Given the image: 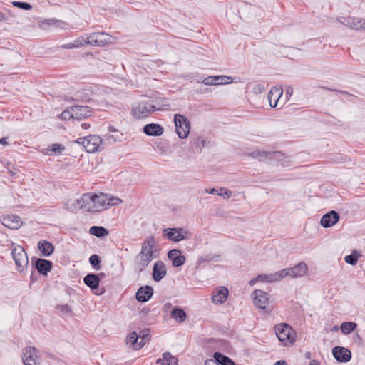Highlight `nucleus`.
Returning a JSON list of instances; mask_svg holds the SVG:
<instances>
[{
    "instance_id": "f257e3e1",
    "label": "nucleus",
    "mask_w": 365,
    "mask_h": 365,
    "mask_svg": "<svg viewBox=\"0 0 365 365\" xmlns=\"http://www.w3.org/2000/svg\"><path fill=\"white\" fill-rule=\"evenodd\" d=\"M155 240L153 236L148 237L141 245L140 252L135 257L136 268L143 271L156 256Z\"/></svg>"
},
{
    "instance_id": "f03ea898",
    "label": "nucleus",
    "mask_w": 365,
    "mask_h": 365,
    "mask_svg": "<svg viewBox=\"0 0 365 365\" xmlns=\"http://www.w3.org/2000/svg\"><path fill=\"white\" fill-rule=\"evenodd\" d=\"M164 106L165 105H160L156 100L143 101L133 106L132 114L136 119H145L155 111L165 110Z\"/></svg>"
},
{
    "instance_id": "7ed1b4c3",
    "label": "nucleus",
    "mask_w": 365,
    "mask_h": 365,
    "mask_svg": "<svg viewBox=\"0 0 365 365\" xmlns=\"http://www.w3.org/2000/svg\"><path fill=\"white\" fill-rule=\"evenodd\" d=\"M93 212H99L110 206L118 205L123 201L117 197H113L108 194L91 193Z\"/></svg>"
},
{
    "instance_id": "20e7f679",
    "label": "nucleus",
    "mask_w": 365,
    "mask_h": 365,
    "mask_svg": "<svg viewBox=\"0 0 365 365\" xmlns=\"http://www.w3.org/2000/svg\"><path fill=\"white\" fill-rule=\"evenodd\" d=\"M274 331L278 339L287 346L292 344L295 341L294 330L287 323H280L274 326Z\"/></svg>"
},
{
    "instance_id": "39448f33",
    "label": "nucleus",
    "mask_w": 365,
    "mask_h": 365,
    "mask_svg": "<svg viewBox=\"0 0 365 365\" xmlns=\"http://www.w3.org/2000/svg\"><path fill=\"white\" fill-rule=\"evenodd\" d=\"M175 131L180 139H185L190 131V122L183 115L175 114L174 115Z\"/></svg>"
},
{
    "instance_id": "423d86ee",
    "label": "nucleus",
    "mask_w": 365,
    "mask_h": 365,
    "mask_svg": "<svg viewBox=\"0 0 365 365\" xmlns=\"http://www.w3.org/2000/svg\"><path fill=\"white\" fill-rule=\"evenodd\" d=\"M13 259L20 272H23L29 265V259L24 249L17 246L12 250Z\"/></svg>"
},
{
    "instance_id": "0eeeda50",
    "label": "nucleus",
    "mask_w": 365,
    "mask_h": 365,
    "mask_svg": "<svg viewBox=\"0 0 365 365\" xmlns=\"http://www.w3.org/2000/svg\"><path fill=\"white\" fill-rule=\"evenodd\" d=\"M308 270L307 265L304 262H300L292 268L284 269L279 271L281 280L285 277L292 278H298L305 275Z\"/></svg>"
},
{
    "instance_id": "6e6552de",
    "label": "nucleus",
    "mask_w": 365,
    "mask_h": 365,
    "mask_svg": "<svg viewBox=\"0 0 365 365\" xmlns=\"http://www.w3.org/2000/svg\"><path fill=\"white\" fill-rule=\"evenodd\" d=\"M39 360V351L36 347L27 346L23 349L22 361L24 365H37Z\"/></svg>"
},
{
    "instance_id": "1a4fd4ad",
    "label": "nucleus",
    "mask_w": 365,
    "mask_h": 365,
    "mask_svg": "<svg viewBox=\"0 0 365 365\" xmlns=\"http://www.w3.org/2000/svg\"><path fill=\"white\" fill-rule=\"evenodd\" d=\"M84 148L88 153H95L105 148L103 138L98 135H89L86 137Z\"/></svg>"
},
{
    "instance_id": "9d476101",
    "label": "nucleus",
    "mask_w": 365,
    "mask_h": 365,
    "mask_svg": "<svg viewBox=\"0 0 365 365\" xmlns=\"http://www.w3.org/2000/svg\"><path fill=\"white\" fill-rule=\"evenodd\" d=\"M147 334L138 335L135 331L130 333L126 338V344L134 350L140 349L146 343Z\"/></svg>"
},
{
    "instance_id": "9b49d317",
    "label": "nucleus",
    "mask_w": 365,
    "mask_h": 365,
    "mask_svg": "<svg viewBox=\"0 0 365 365\" xmlns=\"http://www.w3.org/2000/svg\"><path fill=\"white\" fill-rule=\"evenodd\" d=\"M163 232L165 237L175 242L187 238V232L182 228H165Z\"/></svg>"
},
{
    "instance_id": "f8f14e48",
    "label": "nucleus",
    "mask_w": 365,
    "mask_h": 365,
    "mask_svg": "<svg viewBox=\"0 0 365 365\" xmlns=\"http://www.w3.org/2000/svg\"><path fill=\"white\" fill-rule=\"evenodd\" d=\"M253 303L255 307L259 309L266 311L269 304V294L267 292L256 289L252 292Z\"/></svg>"
},
{
    "instance_id": "ddd939ff",
    "label": "nucleus",
    "mask_w": 365,
    "mask_h": 365,
    "mask_svg": "<svg viewBox=\"0 0 365 365\" xmlns=\"http://www.w3.org/2000/svg\"><path fill=\"white\" fill-rule=\"evenodd\" d=\"M108 35L106 33H93L86 36V44L93 46H101L106 44L109 39Z\"/></svg>"
},
{
    "instance_id": "4468645a",
    "label": "nucleus",
    "mask_w": 365,
    "mask_h": 365,
    "mask_svg": "<svg viewBox=\"0 0 365 365\" xmlns=\"http://www.w3.org/2000/svg\"><path fill=\"white\" fill-rule=\"evenodd\" d=\"M339 218L337 212L331 210L322 216L320 224L324 228L331 227L339 222Z\"/></svg>"
},
{
    "instance_id": "2eb2a0df",
    "label": "nucleus",
    "mask_w": 365,
    "mask_h": 365,
    "mask_svg": "<svg viewBox=\"0 0 365 365\" xmlns=\"http://www.w3.org/2000/svg\"><path fill=\"white\" fill-rule=\"evenodd\" d=\"M332 354L335 359L339 362H348L351 360V351L342 346H335L332 350Z\"/></svg>"
},
{
    "instance_id": "dca6fc26",
    "label": "nucleus",
    "mask_w": 365,
    "mask_h": 365,
    "mask_svg": "<svg viewBox=\"0 0 365 365\" xmlns=\"http://www.w3.org/2000/svg\"><path fill=\"white\" fill-rule=\"evenodd\" d=\"M168 259L172 262L174 267H178L183 265L185 262V257L181 253V251L178 249H173L168 253Z\"/></svg>"
},
{
    "instance_id": "f3484780",
    "label": "nucleus",
    "mask_w": 365,
    "mask_h": 365,
    "mask_svg": "<svg viewBox=\"0 0 365 365\" xmlns=\"http://www.w3.org/2000/svg\"><path fill=\"white\" fill-rule=\"evenodd\" d=\"M167 274L166 266L162 261L156 262L153 267V279L155 282H160Z\"/></svg>"
},
{
    "instance_id": "a211bd4d",
    "label": "nucleus",
    "mask_w": 365,
    "mask_h": 365,
    "mask_svg": "<svg viewBox=\"0 0 365 365\" xmlns=\"http://www.w3.org/2000/svg\"><path fill=\"white\" fill-rule=\"evenodd\" d=\"M74 117L81 120L91 116L93 108L88 106H73Z\"/></svg>"
},
{
    "instance_id": "6ab92c4d",
    "label": "nucleus",
    "mask_w": 365,
    "mask_h": 365,
    "mask_svg": "<svg viewBox=\"0 0 365 365\" xmlns=\"http://www.w3.org/2000/svg\"><path fill=\"white\" fill-rule=\"evenodd\" d=\"M143 133L148 136H160L164 133V128L162 125L157 123L146 124L143 128Z\"/></svg>"
},
{
    "instance_id": "aec40b11",
    "label": "nucleus",
    "mask_w": 365,
    "mask_h": 365,
    "mask_svg": "<svg viewBox=\"0 0 365 365\" xmlns=\"http://www.w3.org/2000/svg\"><path fill=\"white\" fill-rule=\"evenodd\" d=\"M153 294V289L150 286L141 287L136 292V299L140 302H148Z\"/></svg>"
},
{
    "instance_id": "412c9836",
    "label": "nucleus",
    "mask_w": 365,
    "mask_h": 365,
    "mask_svg": "<svg viewBox=\"0 0 365 365\" xmlns=\"http://www.w3.org/2000/svg\"><path fill=\"white\" fill-rule=\"evenodd\" d=\"M253 158L262 160L265 158H274L281 160L283 154L281 152H267L264 150H255L251 155Z\"/></svg>"
},
{
    "instance_id": "4be33fe9",
    "label": "nucleus",
    "mask_w": 365,
    "mask_h": 365,
    "mask_svg": "<svg viewBox=\"0 0 365 365\" xmlns=\"http://www.w3.org/2000/svg\"><path fill=\"white\" fill-rule=\"evenodd\" d=\"M2 224L9 229L17 230L21 226L22 221L19 216L11 215L4 217Z\"/></svg>"
},
{
    "instance_id": "5701e85b",
    "label": "nucleus",
    "mask_w": 365,
    "mask_h": 365,
    "mask_svg": "<svg viewBox=\"0 0 365 365\" xmlns=\"http://www.w3.org/2000/svg\"><path fill=\"white\" fill-rule=\"evenodd\" d=\"M93 93L90 88H83L77 91L73 98L74 101L82 102H92L93 104V99L92 98Z\"/></svg>"
},
{
    "instance_id": "b1692460",
    "label": "nucleus",
    "mask_w": 365,
    "mask_h": 365,
    "mask_svg": "<svg viewBox=\"0 0 365 365\" xmlns=\"http://www.w3.org/2000/svg\"><path fill=\"white\" fill-rule=\"evenodd\" d=\"M283 93V90L281 87H273L268 93V100L269 105L272 108H275L277 102Z\"/></svg>"
},
{
    "instance_id": "393cba45",
    "label": "nucleus",
    "mask_w": 365,
    "mask_h": 365,
    "mask_svg": "<svg viewBox=\"0 0 365 365\" xmlns=\"http://www.w3.org/2000/svg\"><path fill=\"white\" fill-rule=\"evenodd\" d=\"M35 268L40 274L46 275L52 268V262L51 261L39 258L35 262Z\"/></svg>"
},
{
    "instance_id": "a878e982",
    "label": "nucleus",
    "mask_w": 365,
    "mask_h": 365,
    "mask_svg": "<svg viewBox=\"0 0 365 365\" xmlns=\"http://www.w3.org/2000/svg\"><path fill=\"white\" fill-rule=\"evenodd\" d=\"M38 248L41 255L44 257L50 256L54 251L53 245L46 240H42L38 242Z\"/></svg>"
},
{
    "instance_id": "bb28decb",
    "label": "nucleus",
    "mask_w": 365,
    "mask_h": 365,
    "mask_svg": "<svg viewBox=\"0 0 365 365\" xmlns=\"http://www.w3.org/2000/svg\"><path fill=\"white\" fill-rule=\"evenodd\" d=\"M78 200L80 210L93 212L91 192L83 194Z\"/></svg>"
},
{
    "instance_id": "cd10ccee",
    "label": "nucleus",
    "mask_w": 365,
    "mask_h": 365,
    "mask_svg": "<svg viewBox=\"0 0 365 365\" xmlns=\"http://www.w3.org/2000/svg\"><path fill=\"white\" fill-rule=\"evenodd\" d=\"M227 295L228 289L225 287H221L214 292L212 297V302L216 304H221L226 300Z\"/></svg>"
},
{
    "instance_id": "c85d7f7f",
    "label": "nucleus",
    "mask_w": 365,
    "mask_h": 365,
    "mask_svg": "<svg viewBox=\"0 0 365 365\" xmlns=\"http://www.w3.org/2000/svg\"><path fill=\"white\" fill-rule=\"evenodd\" d=\"M349 27L354 30H365V19L356 17H349V21L346 22Z\"/></svg>"
},
{
    "instance_id": "c756f323",
    "label": "nucleus",
    "mask_w": 365,
    "mask_h": 365,
    "mask_svg": "<svg viewBox=\"0 0 365 365\" xmlns=\"http://www.w3.org/2000/svg\"><path fill=\"white\" fill-rule=\"evenodd\" d=\"M84 283L93 290L98 287L100 279L96 274H88L83 278Z\"/></svg>"
},
{
    "instance_id": "7c9ffc66",
    "label": "nucleus",
    "mask_w": 365,
    "mask_h": 365,
    "mask_svg": "<svg viewBox=\"0 0 365 365\" xmlns=\"http://www.w3.org/2000/svg\"><path fill=\"white\" fill-rule=\"evenodd\" d=\"M123 139L124 135L120 131H115L114 133H107L103 137L105 144L122 142Z\"/></svg>"
},
{
    "instance_id": "2f4dec72",
    "label": "nucleus",
    "mask_w": 365,
    "mask_h": 365,
    "mask_svg": "<svg viewBox=\"0 0 365 365\" xmlns=\"http://www.w3.org/2000/svg\"><path fill=\"white\" fill-rule=\"evenodd\" d=\"M170 316L178 323H182L186 320L187 314L186 312L181 308L175 307L173 308Z\"/></svg>"
},
{
    "instance_id": "473e14b6",
    "label": "nucleus",
    "mask_w": 365,
    "mask_h": 365,
    "mask_svg": "<svg viewBox=\"0 0 365 365\" xmlns=\"http://www.w3.org/2000/svg\"><path fill=\"white\" fill-rule=\"evenodd\" d=\"M257 279H258L259 282H275L280 281L281 277L279 271H278L269 274H259L257 277Z\"/></svg>"
},
{
    "instance_id": "72a5a7b5",
    "label": "nucleus",
    "mask_w": 365,
    "mask_h": 365,
    "mask_svg": "<svg viewBox=\"0 0 365 365\" xmlns=\"http://www.w3.org/2000/svg\"><path fill=\"white\" fill-rule=\"evenodd\" d=\"M89 232L97 237H103L109 234L108 230L101 226L91 227Z\"/></svg>"
},
{
    "instance_id": "f704fd0d",
    "label": "nucleus",
    "mask_w": 365,
    "mask_h": 365,
    "mask_svg": "<svg viewBox=\"0 0 365 365\" xmlns=\"http://www.w3.org/2000/svg\"><path fill=\"white\" fill-rule=\"evenodd\" d=\"M214 358L219 364L235 365V362L231 359L222 354L221 353L215 352L214 354Z\"/></svg>"
},
{
    "instance_id": "c9c22d12",
    "label": "nucleus",
    "mask_w": 365,
    "mask_h": 365,
    "mask_svg": "<svg viewBox=\"0 0 365 365\" xmlns=\"http://www.w3.org/2000/svg\"><path fill=\"white\" fill-rule=\"evenodd\" d=\"M357 327L356 323L352 322H343L340 326L341 331L344 334L352 332Z\"/></svg>"
},
{
    "instance_id": "e433bc0d",
    "label": "nucleus",
    "mask_w": 365,
    "mask_h": 365,
    "mask_svg": "<svg viewBox=\"0 0 365 365\" xmlns=\"http://www.w3.org/2000/svg\"><path fill=\"white\" fill-rule=\"evenodd\" d=\"M79 205H78V199L68 200L65 205L66 208L73 213L77 212L78 210H80Z\"/></svg>"
},
{
    "instance_id": "4c0bfd02",
    "label": "nucleus",
    "mask_w": 365,
    "mask_h": 365,
    "mask_svg": "<svg viewBox=\"0 0 365 365\" xmlns=\"http://www.w3.org/2000/svg\"><path fill=\"white\" fill-rule=\"evenodd\" d=\"M360 257L359 252L354 250L351 255H346L344 258L345 262L351 265H355L357 263L358 258Z\"/></svg>"
},
{
    "instance_id": "58836bf2",
    "label": "nucleus",
    "mask_w": 365,
    "mask_h": 365,
    "mask_svg": "<svg viewBox=\"0 0 365 365\" xmlns=\"http://www.w3.org/2000/svg\"><path fill=\"white\" fill-rule=\"evenodd\" d=\"M216 85L230 84L232 82V78L227 76H214Z\"/></svg>"
},
{
    "instance_id": "ea45409f",
    "label": "nucleus",
    "mask_w": 365,
    "mask_h": 365,
    "mask_svg": "<svg viewBox=\"0 0 365 365\" xmlns=\"http://www.w3.org/2000/svg\"><path fill=\"white\" fill-rule=\"evenodd\" d=\"M61 118L63 120L76 119L74 117L73 106L68 107L63 110L61 114Z\"/></svg>"
},
{
    "instance_id": "a19ab883",
    "label": "nucleus",
    "mask_w": 365,
    "mask_h": 365,
    "mask_svg": "<svg viewBox=\"0 0 365 365\" xmlns=\"http://www.w3.org/2000/svg\"><path fill=\"white\" fill-rule=\"evenodd\" d=\"M220 190L223 191V192H218V191L216 189H215V188H212V189H210V190L206 189L205 192H207V193H210V194H217V195H218L220 196L227 195V197H229L231 195V194H232L231 191L228 190L226 188L222 187L220 189Z\"/></svg>"
},
{
    "instance_id": "79ce46f5",
    "label": "nucleus",
    "mask_w": 365,
    "mask_h": 365,
    "mask_svg": "<svg viewBox=\"0 0 365 365\" xmlns=\"http://www.w3.org/2000/svg\"><path fill=\"white\" fill-rule=\"evenodd\" d=\"M163 360L168 361V365H178V359L169 352H165L163 355Z\"/></svg>"
},
{
    "instance_id": "37998d69",
    "label": "nucleus",
    "mask_w": 365,
    "mask_h": 365,
    "mask_svg": "<svg viewBox=\"0 0 365 365\" xmlns=\"http://www.w3.org/2000/svg\"><path fill=\"white\" fill-rule=\"evenodd\" d=\"M89 262L96 269L98 270L100 269L99 264H100L101 260L98 255H91L89 258Z\"/></svg>"
},
{
    "instance_id": "c03bdc74",
    "label": "nucleus",
    "mask_w": 365,
    "mask_h": 365,
    "mask_svg": "<svg viewBox=\"0 0 365 365\" xmlns=\"http://www.w3.org/2000/svg\"><path fill=\"white\" fill-rule=\"evenodd\" d=\"M63 150V145L58 143H54L51 145L50 148H48V150L51 152L52 153L61 154Z\"/></svg>"
},
{
    "instance_id": "a18cd8bd",
    "label": "nucleus",
    "mask_w": 365,
    "mask_h": 365,
    "mask_svg": "<svg viewBox=\"0 0 365 365\" xmlns=\"http://www.w3.org/2000/svg\"><path fill=\"white\" fill-rule=\"evenodd\" d=\"M12 4L15 7L22 9L26 10V11L30 10L32 8L31 5L26 2H21V1H12Z\"/></svg>"
},
{
    "instance_id": "49530a36",
    "label": "nucleus",
    "mask_w": 365,
    "mask_h": 365,
    "mask_svg": "<svg viewBox=\"0 0 365 365\" xmlns=\"http://www.w3.org/2000/svg\"><path fill=\"white\" fill-rule=\"evenodd\" d=\"M197 83H201L207 86H215L216 81L214 78V76H208L207 78H205L202 81H197Z\"/></svg>"
},
{
    "instance_id": "de8ad7c7",
    "label": "nucleus",
    "mask_w": 365,
    "mask_h": 365,
    "mask_svg": "<svg viewBox=\"0 0 365 365\" xmlns=\"http://www.w3.org/2000/svg\"><path fill=\"white\" fill-rule=\"evenodd\" d=\"M73 45H75V48H80L86 46V38L83 37H79L73 41Z\"/></svg>"
},
{
    "instance_id": "09e8293b",
    "label": "nucleus",
    "mask_w": 365,
    "mask_h": 365,
    "mask_svg": "<svg viewBox=\"0 0 365 365\" xmlns=\"http://www.w3.org/2000/svg\"><path fill=\"white\" fill-rule=\"evenodd\" d=\"M252 91L256 94H259L265 91V86L262 83H257L252 88Z\"/></svg>"
},
{
    "instance_id": "8fccbe9b",
    "label": "nucleus",
    "mask_w": 365,
    "mask_h": 365,
    "mask_svg": "<svg viewBox=\"0 0 365 365\" xmlns=\"http://www.w3.org/2000/svg\"><path fill=\"white\" fill-rule=\"evenodd\" d=\"M212 260V257L210 255L201 256L197 259V264H200L205 262H211Z\"/></svg>"
},
{
    "instance_id": "3c124183",
    "label": "nucleus",
    "mask_w": 365,
    "mask_h": 365,
    "mask_svg": "<svg viewBox=\"0 0 365 365\" xmlns=\"http://www.w3.org/2000/svg\"><path fill=\"white\" fill-rule=\"evenodd\" d=\"M74 46H75V45H73V42H71V43H68L61 45V48H63V49H72V48H75Z\"/></svg>"
},
{
    "instance_id": "603ef678",
    "label": "nucleus",
    "mask_w": 365,
    "mask_h": 365,
    "mask_svg": "<svg viewBox=\"0 0 365 365\" xmlns=\"http://www.w3.org/2000/svg\"><path fill=\"white\" fill-rule=\"evenodd\" d=\"M86 141V137H83V138H78L75 142L78 144L82 145L84 147V144H86V143H85Z\"/></svg>"
},
{
    "instance_id": "864d4df0",
    "label": "nucleus",
    "mask_w": 365,
    "mask_h": 365,
    "mask_svg": "<svg viewBox=\"0 0 365 365\" xmlns=\"http://www.w3.org/2000/svg\"><path fill=\"white\" fill-rule=\"evenodd\" d=\"M205 141L204 139L199 138L196 141V145L198 147H203L205 145Z\"/></svg>"
},
{
    "instance_id": "5fc2aeb1",
    "label": "nucleus",
    "mask_w": 365,
    "mask_h": 365,
    "mask_svg": "<svg viewBox=\"0 0 365 365\" xmlns=\"http://www.w3.org/2000/svg\"><path fill=\"white\" fill-rule=\"evenodd\" d=\"M173 307L172 304L170 303V302H167L165 303L163 307V309L165 311V312H168L171 307Z\"/></svg>"
},
{
    "instance_id": "6e6d98bb",
    "label": "nucleus",
    "mask_w": 365,
    "mask_h": 365,
    "mask_svg": "<svg viewBox=\"0 0 365 365\" xmlns=\"http://www.w3.org/2000/svg\"><path fill=\"white\" fill-rule=\"evenodd\" d=\"M339 21L343 25L348 26L349 24H347L346 22L349 21V17L348 18H341V19H339Z\"/></svg>"
},
{
    "instance_id": "4d7b16f0",
    "label": "nucleus",
    "mask_w": 365,
    "mask_h": 365,
    "mask_svg": "<svg viewBox=\"0 0 365 365\" xmlns=\"http://www.w3.org/2000/svg\"><path fill=\"white\" fill-rule=\"evenodd\" d=\"M8 20V17L4 13L0 12V21H6Z\"/></svg>"
},
{
    "instance_id": "13d9d810",
    "label": "nucleus",
    "mask_w": 365,
    "mask_h": 365,
    "mask_svg": "<svg viewBox=\"0 0 365 365\" xmlns=\"http://www.w3.org/2000/svg\"><path fill=\"white\" fill-rule=\"evenodd\" d=\"M293 88L292 87H289L286 89V95L291 96L293 94Z\"/></svg>"
},
{
    "instance_id": "bf43d9fd",
    "label": "nucleus",
    "mask_w": 365,
    "mask_h": 365,
    "mask_svg": "<svg viewBox=\"0 0 365 365\" xmlns=\"http://www.w3.org/2000/svg\"><path fill=\"white\" fill-rule=\"evenodd\" d=\"M46 23L48 24V25H53L55 24L56 23H57V21L54 19H47L46 21Z\"/></svg>"
},
{
    "instance_id": "052dcab7",
    "label": "nucleus",
    "mask_w": 365,
    "mask_h": 365,
    "mask_svg": "<svg viewBox=\"0 0 365 365\" xmlns=\"http://www.w3.org/2000/svg\"><path fill=\"white\" fill-rule=\"evenodd\" d=\"M108 131L111 133H115V131H119L116 128H115L113 125H109L108 127Z\"/></svg>"
},
{
    "instance_id": "680f3d73",
    "label": "nucleus",
    "mask_w": 365,
    "mask_h": 365,
    "mask_svg": "<svg viewBox=\"0 0 365 365\" xmlns=\"http://www.w3.org/2000/svg\"><path fill=\"white\" fill-rule=\"evenodd\" d=\"M0 143L4 145H8L7 138H0Z\"/></svg>"
},
{
    "instance_id": "e2e57ef3",
    "label": "nucleus",
    "mask_w": 365,
    "mask_h": 365,
    "mask_svg": "<svg viewBox=\"0 0 365 365\" xmlns=\"http://www.w3.org/2000/svg\"><path fill=\"white\" fill-rule=\"evenodd\" d=\"M274 365H287V362L284 360L277 361Z\"/></svg>"
},
{
    "instance_id": "0e129e2a",
    "label": "nucleus",
    "mask_w": 365,
    "mask_h": 365,
    "mask_svg": "<svg viewBox=\"0 0 365 365\" xmlns=\"http://www.w3.org/2000/svg\"><path fill=\"white\" fill-rule=\"evenodd\" d=\"M257 282H259V281H258V279H257V277H256V278L250 280L249 284H250V285L253 286Z\"/></svg>"
},
{
    "instance_id": "69168bd1",
    "label": "nucleus",
    "mask_w": 365,
    "mask_h": 365,
    "mask_svg": "<svg viewBox=\"0 0 365 365\" xmlns=\"http://www.w3.org/2000/svg\"><path fill=\"white\" fill-rule=\"evenodd\" d=\"M81 127L83 129H88L90 127V125L88 123H83L81 124Z\"/></svg>"
},
{
    "instance_id": "338daca9",
    "label": "nucleus",
    "mask_w": 365,
    "mask_h": 365,
    "mask_svg": "<svg viewBox=\"0 0 365 365\" xmlns=\"http://www.w3.org/2000/svg\"><path fill=\"white\" fill-rule=\"evenodd\" d=\"M309 365H319V363L315 360H312L310 361Z\"/></svg>"
},
{
    "instance_id": "774afa93",
    "label": "nucleus",
    "mask_w": 365,
    "mask_h": 365,
    "mask_svg": "<svg viewBox=\"0 0 365 365\" xmlns=\"http://www.w3.org/2000/svg\"><path fill=\"white\" fill-rule=\"evenodd\" d=\"M63 311L68 312H71V309H70V308L68 307V305H66V306L63 307Z\"/></svg>"
}]
</instances>
